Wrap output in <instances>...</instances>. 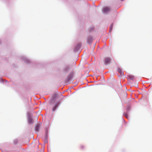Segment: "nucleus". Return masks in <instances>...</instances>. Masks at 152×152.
Returning <instances> with one entry per match:
<instances>
[{
  "instance_id": "5",
  "label": "nucleus",
  "mask_w": 152,
  "mask_h": 152,
  "mask_svg": "<svg viewBox=\"0 0 152 152\" xmlns=\"http://www.w3.org/2000/svg\"><path fill=\"white\" fill-rule=\"evenodd\" d=\"M40 127V126L39 124H37L36 126V127H35V130L37 131H38L39 129V128Z\"/></svg>"
},
{
  "instance_id": "4",
  "label": "nucleus",
  "mask_w": 152,
  "mask_h": 152,
  "mask_svg": "<svg viewBox=\"0 0 152 152\" xmlns=\"http://www.w3.org/2000/svg\"><path fill=\"white\" fill-rule=\"evenodd\" d=\"M58 103H56V104L55 105L53 106V110L54 112L55 111V110L56 109L57 106H58Z\"/></svg>"
},
{
  "instance_id": "3",
  "label": "nucleus",
  "mask_w": 152,
  "mask_h": 152,
  "mask_svg": "<svg viewBox=\"0 0 152 152\" xmlns=\"http://www.w3.org/2000/svg\"><path fill=\"white\" fill-rule=\"evenodd\" d=\"M110 10V9L108 7H105L103 9V12L106 13L109 12Z\"/></svg>"
},
{
  "instance_id": "10",
  "label": "nucleus",
  "mask_w": 152,
  "mask_h": 152,
  "mask_svg": "<svg viewBox=\"0 0 152 152\" xmlns=\"http://www.w3.org/2000/svg\"><path fill=\"white\" fill-rule=\"evenodd\" d=\"M112 27V26H110V31H111Z\"/></svg>"
},
{
  "instance_id": "7",
  "label": "nucleus",
  "mask_w": 152,
  "mask_h": 152,
  "mask_svg": "<svg viewBox=\"0 0 152 152\" xmlns=\"http://www.w3.org/2000/svg\"><path fill=\"white\" fill-rule=\"evenodd\" d=\"M28 122L29 123H32L33 122V120L31 118H29L28 119Z\"/></svg>"
},
{
  "instance_id": "9",
  "label": "nucleus",
  "mask_w": 152,
  "mask_h": 152,
  "mask_svg": "<svg viewBox=\"0 0 152 152\" xmlns=\"http://www.w3.org/2000/svg\"><path fill=\"white\" fill-rule=\"evenodd\" d=\"M134 76H131L130 77V79L131 80H133L134 79Z\"/></svg>"
},
{
  "instance_id": "8",
  "label": "nucleus",
  "mask_w": 152,
  "mask_h": 152,
  "mask_svg": "<svg viewBox=\"0 0 152 152\" xmlns=\"http://www.w3.org/2000/svg\"><path fill=\"white\" fill-rule=\"evenodd\" d=\"M69 69V67H67L65 68L64 70L66 72H67L68 71Z\"/></svg>"
},
{
  "instance_id": "2",
  "label": "nucleus",
  "mask_w": 152,
  "mask_h": 152,
  "mask_svg": "<svg viewBox=\"0 0 152 152\" xmlns=\"http://www.w3.org/2000/svg\"><path fill=\"white\" fill-rule=\"evenodd\" d=\"M117 71L120 74V75L122 76L124 75V72L121 68H118L117 69Z\"/></svg>"
},
{
  "instance_id": "11",
  "label": "nucleus",
  "mask_w": 152,
  "mask_h": 152,
  "mask_svg": "<svg viewBox=\"0 0 152 152\" xmlns=\"http://www.w3.org/2000/svg\"><path fill=\"white\" fill-rule=\"evenodd\" d=\"M127 115H126V117L127 118H128V117H127Z\"/></svg>"
},
{
  "instance_id": "1",
  "label": "nucleus",
  "mask_w": 152,
  "mask_h": 152,
  "mask_svg": "<svg viewBox=\"0 0 152 152\" xmlns=\"http://www.w3.org/2000/svg\"><path fill=\"white\" fill-rule=\"evenodd\" d=\"M110 61V58H105L104 60L105 64H108L109 63Z\"/></svg>"
},
{
  "instance_id": "6",
  "label": "nucleus",
  "mask_w": 152,
  "mask_h": 152,
  "mask_svg": "<svg viewBox=\"0 0 152 152\" xmlns=\"http://www.w3.org/2000/svg\"><path fill=\"white\" fill-rule=\"evenodd\" d=\"M92 40V38L91 37H89L87 39V42H91Z\"/></svg>"
}]
</instances>
